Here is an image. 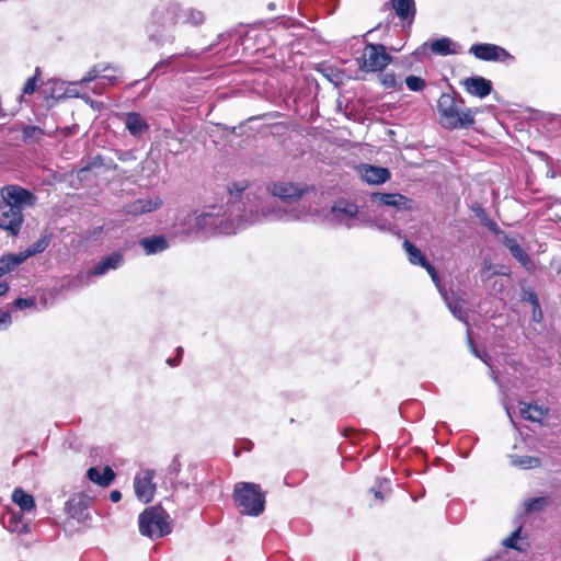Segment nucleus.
Here are the masks:
<instances>
[{
    "label": "nucleus",
    "mask_w": 561,
    "mask_h": 561,
    "mask_svg": "<svg viewBox=\"0 0 561 561\" xmlns=\"http://www.w3.org/2000/svg\"><path fill=\"white\" fill-rule=\"evenodd\" d=\"M267 192L286 204L282 208L276 202H268L259 209L249 208L244 216L238 221L226 218L220 214V209L213 207L210 210L201 214H187L183 226V231L191 233L195 230H214L218 233L230 234L238 230L261 221L274 220H306L309 216L318 215L317 209L307 207L306 202L298 204L297 207H289L304 197L305 188L294 183H272L267 186Z\"/></svg>",
    "instance_id": "f257e3e1"
},
{
    "label": "nucleus",
    "mask_w": 561,
    "mask_h": 561,
    "mask_svg": "<svg viewBox=\"0 0 561 561\" xmlns=\"http://www.w3.org/2000/svg\"><path fill=\"white\" fill-rule=\"evenodd\" d=\"M0 228L10 236L19 234L24 221L23 209L34 206L36 197L19 185H7L1 190Z\"/></svg>",
    "instance_id": "f03ea898"
},
{
    "label": "nucleus",
    "mask_w": 561,
    "mask_h": 561,
    "mask_svg": "<svg viewBox=\"0 0 561 561\" xmlns=\"http://www.w3.org/2000/svg\"><path fill=\"white\" fill-rule=\"evenodd\" d=\"M437 108L443 119V126L449 129L467 128L474 123L477 111L460 108L457 101L448 93L440 95Z\"/></svg>",
    "instance_id": "7ed1b4c3"
},
{
    "label": "nucleus",
    "mask_w": 561,
    "mask_h": 561,
    "mask_svg": "<svg viewBox=\"0 0 561 561\" xmlns=\"http://www.w3.org/2000/svg\"><path fill=\"white\" fill-rule=\"evenodd\" d=\"M233 497L241 512L259 516L265 507V497L256 483L239 482L234 485Z\"/></svg>",
    "instance_id": "20e7f679"
},
{
    "label": "nucleus",
    "mask_w": 561,
    "mask_h": 561,
    "mask_svg": "<svg viewBox=\"0 0 561 561\" xmlns=\"http://www.w3.org/2000/svg\"><path fill=\"white\" fill-rule=\"evenodd\" d=\"M328 220L333 224L352 228L360 224H370L371 220L360 213L357 204L341 198L336 201L327 215Z\"/></svg>",
    "instance_id": "39448f33"
},
{
    "label": "nucleus",
    "mask_w": 561,
    "mask_h": 561,
    "mask_svg": "<svg viewBox=\"0 0 561 561\" xmlns=\"http://www.w3.org/2000/svg\"><path fill=\"white\" fill-rule=\"evenodd\" d=\"M169 515L160 506L145 510L139 516V530L141 535L150 538H159L171 531Z\"/></svg>",
    "instance_id": "423d86ee"
},
{
    "label": "nucleus",
    "mask_w": 561,
    "mask_h": 561,
    "mask_svg": "<svg viewBox=\"0 0 561 561\" xmlns=\"http://www.w3.org/2000/svg\"><path fill=\"white\" fill-rule=\"evenodd\" d=\"M360 69L367 72L383 70L390 62L391 56L386 51L383 45L367 44L362 53Z\"/></svg>",
    "instance_id": "0eeeda50"
},
{
    "label": "nucleus",
    "mask_w": 561,
    "mask_h": 561,
    "mask_svg": "<svg viewBox=\"0 0 561 561\" xmlns=\"http://www.w3.org/2000/svg\"><path fill=\"white\" fill-rule=\"evenodd\" d=\"M153 476V471L149 469L141 470L135 476V494L142 503H149L153 499L156 492V484L152 482Z\"/></svg>",
    "instance_id": "6e6552de"
},
{
    "label": "nucleus",
    "mask_w": 561,
    "mask_h": 561,
    "mask_svg": "<svg viewBox=\"0 0 561 561\" xmlns=\"http://www.w3.org/2000/svg\"><path fill=\"white\" fill-rule=\"evenodd\" d=\"M124 262V256L114 252L105 257H103L92 270L87 273H80L78 275V280L81 283H89L92 276H102L106 274L111 270L118 268Z\"/></svg>",
    "instance_id": "1a4fd4ad"
},
{
    "label": "nucleus",
    "mask_w": 561,
    "mask_h": 561,
    "mask_svg": "<svg viewBox=\"0 0 561 561\" xmlns=\"http://www.w3.org/2000/svg\"><path fill=\"white\" fill-rule=\"evenodd\" d=\"M163 201L158 195H149L137 198L125 207V211L131 216H141L160 209Z\"/></svg>",
    "instance_id": "9d476101"
},
{
    "label": "nucleus",
    "mask_w": 561,
    "mask_h": 561,
    "mask_svg": "<svg viewBox=\"0 0 561 561\" xmlns=\"http://www.w3.org/2000/svg\"><path fill=\"white\" fill-rule=\"evenodd\" d=\"M357 172L363 181L373 185L382 184L390 179L388 169L371 164H360L357 167Z\"/></svg>",
    "instance_id": "9b49d317"
},
{
    "label": "nucleus",
    "mask_w": 561,
    "mask_h": 561,
    "mask_svg": "<svg viewBox=\"0 0 561 561\" xmlns=\"http://www.w3.org/2000/svg\"><path fill=\"white\" fill-rule=\"evenodd\" d=\"M470 53L481 60H503L508 57V53L493 44H476L470 47Z\"/></svg>",
    "instance_id": "f8f14e48"
},
{
    "label": "nucleus",
    "mask_w": 561,
    "mask_h": 561,
    "mask_svg": "<svg viewBox=\"0 0 561 561\" xmlns=\"http://www.w3.org/2000/svg\"><path fill=\"white\" fill-rule=\"evenodd\" d=\"M370 198L373 202L393 207L398 210L412 208V202L405 196L397 193H374Z\"/></svg>",
    "instance_id": "ddd939ff"
},
{
    "label": "nucleus",
    "mask_w": 561,
    "mask_h": 561,
    "mask_svg": "<svg viewBox=\"0 0 561 561\" xmlns=\"http://www.w3.org/2000/svg\"><path fill=\"white\" fill-rule=\"evenodd\" d=\"M465 90L479 99L488 96L492 91V83L483 77H470L462 81Z\"/></svg>",
    "instance_id": "4468645a"
},
{
    "label": "nucleus",
    "mask_w": 561,
    "mask_h": 561,
    "mask_svg": "<svg viewBox=\"0 0 561 561\" xmlns=\"http://www.w3.org/2000/svg\"><path fill=\"white\" fill-rule=\"evenodd\" d=\"M179 12L174 14V16L169 18V23H192L193 25H198L204 21L203 12L194 9H179L174 8Z\"/></svg>",
    "instance_id": "2eb2a0df"
},
{
    "label": "nucleus",
    "mask_w": 561,
    "mask_h": 561,
    "mask_svg": "<svg viewBox=\"0 0 561 561\" xmlns=\"http://www.w3.org/2000/svg\"><path fill=\"white\" fill-rule=\"evenodd\" d=\"M432 51L436 55L446 56L460 51V46L448 37H442L430 44Z\"/></svg>",
    "instance_id": "dca6fc26"
},
{
    "label": "nucleus",
    "mask_w": 561,
    "mask_h": 561,
    "mask_svg": "<svg viewBox=\"0 0 561 561\" xmlns=\"http://www.w3.org/2000/svg\"><path fill=\"white\" fill-rule=\"evenodd\" d=\"M125 125L128 131L135 137H140L149 128L145 118L138 113H128L126 115Z\"/></svg>",
    "instance_id": "f3484780"
},
{
    "label": "nucleus",
    "mask_w": 561,
    "mask_h": 561,
    "mask_svg": "<svg viewBox=\"0 0 561 561\" xmlns=\"http://www.w3.org/2000/svg\"><path fill=\"white\" fill-rule=\"evenodd\" d=\"M547 413L548 410L542 405L528 404L524 402L519 404V414L525 420H529L533 422H541L547 415Z\"/></svg>",
    "instance_id": "a211bd4d"
},
{
    "label": "nucleus",
    "mask_w": 561,
    "mask_h": 561,
    "mask_svg": "<svg viewBox=\"0 0 561 561\" xmlns=\"http://www.w3.org/2000/svg\"><path fill=\"white\" fill-rule=\"evenodd\" d=\"M88 478L100 486H108L115 478V472L111 467H105L101 472L98 468H90L87 472Z\"/></svg>",
    "instance_id": "6ab92c4d"
},
{
    "label": "nucleus",
    "mask_w": 561,
    "mask_h": 561,
    "mask_svg": "<svg viewBox=\"0 0 561 561\" xmlns=\"http://www.w3.org/2000/svg\"><path fill=\"white\" fill-rule=\"evenodd\" d=\"M140 244L145 249L146 254H154L168 249V241L163 236H156L151 238H144Z\"/></svg>",
    "instance_id": "aec40b11"
},
{
    "label": "nucleus",
    "mask_w": 561,
    "mask_h": 561,
    "mask_svg": "<svg viewBox=\"0 0 561 561\" xmlns=\"http://www.w3.org/2000/svg\"><path fill=\"white\" fill-rule=\"evenodd\" d=\"M440 295L444 297L445 301L447 302V306L450 310V312L460 321L468 324V316L467 312L463 309V301L459 298L456 299H449L447 294L444 289H439Z\"/></svg>",
    "instance_id": "412c9836"
},
{
    "label": "nucleus",
    "mask_w": 561,
    "mask_h": 561,
    "mask_svg": "<svg viewBox=\"0 0 561 561\" xmlns=\"http://www.w3.org/2000/svg\"><path fill=\"white\" fill-rule=\"evenodd\" d=\"M392 8L396 11V14L401 20L411 19L414 16V1L413 0H392Z\"/></svg>",
    "instance_id": "4be33fe9"
},
{
    "label": "nucleus",
    "mask_w": 561,
    "mask_h": 561,
    "mask_svg": "<svg viewBox=\"0 0 561 561\" xmlns=\"http://www.w3.org/2000/svg\"><path fill=\"white\" fill-rule=\"evenodd\" d=\"M12 501L22 510V511H32L35 506L34 499L31 494L25 493L22 489H15L12 493Z\"/></svg>",
    "instance_id": "5701e85b"
},
{
    "label": "nucleus",
    "mask_w": 561,
    "mask_h": 561,
    "mask_svg": "<svg viewBox=\"0 0 561 561\" xmlns=\"http://www.w3.org/2000/svg\"><path fill=\"white\" fill-rule=\"evenodd\" d=\"M23 263V257L18 253L5 254L0 259V277L13 271L16 266Z\"/></svg>",
    "instance_id": "b1692460"
},
{
    "label": "nucleus",
    "mask_w": 561,
    "mask_h": 561,
    "mask_svg": "<svg viewBox=\"0 0 561 561\" xmlns=\"http://www.w3.org/2000/svg\"><path fill=\"white\" fill-rule=\"evenodd\" d=\"M505 247L511 251L512 255L517 259L523 265H527L529 263V257L527 253L522 249V247L517 243L514 238L506 237L504 240Z\"/></svg>",
    "instance_id": "393cba45"
},
{
    "label": "nucleus",
    "mask_w": 561,
    "mask_h": 561,
    "mask_svg": "<svg viewBox=\"0 0 561 561\" xmlns=\"http://www.w3.org/2000/svg\"><path fill=\"white\" fill-rule=\"evenodd\" d=\"M49 244V240L47 237H42L36 242L31 244L25 251L19 252V256L23 257V262H25L28 257L42 253L46 250Z\"/></svg>",
    "instance_id": "a878e982"
},
{
    "label": "nucleus",
    "mask_w": 561,
    "mask_h": 561,
    "mask_svg": "<svg viewBox=\"0 0 561 561\" xmlns=\"http://www.w3.org/2000/svg\"><path fill=\"white\" fill-rule=\"evenodd\" d=\"M511 463L520 469H533L540 467L541 460L533 456H511Z\"/></svg>",
    "instance_id": "bb28decb"
},
{
    "label": "nucleus",
    "mask_w": 561,
    "mask_h": 561,
    "mask_svg": "<svg viewBox=\"0 0 561 561\" xmlns=\"http://www.w3.org/2000/svg\"><path fill=\"white\" fill-rule=\"evenodd\" d=\"M3 525L11 533H27V525L23 523L22 518L15 514H11L7 519H3Z\"/></svg>",
    "instance_id": "cd10ccee"
},
{
    "label": "nucleus",
    "mask_w": 561,
    "mask_h": 561,
    "mask_svg": "<svg viewBox=\"0 0 561 561\" xmlns=\"http://www.w3.org/2000/svg\"><path fill=\"white\" fill-rule=\"evenodd\" d=\"M403 248L407 251L409 261L411 264L414 265H425V257L423 256L422 252L410 241L405 240L403 242Z\"/></svg>",
    "instance_id": "c85d7f7f"
},
{
    "label": "nucleus",
    "mask_w": 561,
    "mask_h": 561,
    "mask_svg": "<svg viewBox=\"0 0 561 561\" xmlns=\"http://www.w3.org/2000/svg\"><path fill=\"white\" fill-rule=\"evenodd\" d=\"M549 504L548 497L539 496L525 501V510L528 513L540 512Z\"/></svg>",
    "instance_id": "c756f323"
},
{
    "label": "nucleus",
    "mask_w": 561,
    "mask_h": 561,
    "mask_svg": "<svg viewBox=\"0 0 561 561\" xmlns=\"http://www.w3.org/2000/svg\"><path fill=\"white\" fill-rule=\"evenodd\" d=\"M405 84L409 90L419 92L422 91L425 88V81L416 76H409L405 79Z\"/></svg>",
    "instance_id": "7c9ffc66"
},
{
    "label": "nucleus",
    "mask_w": 561,
    "mask_h": 561,
    "mask_svg": "<svg viewBox=\"0 0 561 561\" xmlns=\"http://www.w3.org/2000/svg\"><path fill=\"white\" fill-rule=\"evenodd\" d=\"M23 135L25 139L37 140L42 135V130L36 126H27L24 128Z\"/></svg>",
    "instance_id": "2f4dec72"
},
{
    "label": "nucleus",
    "mask_w": 561,
    "mask_h": 561,
    "mask_svg": "<svg viewBox=\"0 0 561 561\" xmlns=\"http://www.w3.org/2000/svg\"><path fill=\"white\" fill-rule=\"evenodd\" d=\"M247 188L244 181L234 182L229 186V193L231 197H239V195Z\"/></svg>",
    "instance_id": "473e14b6"
},
{
    "label": "nucleus",
    "mask_w": 561,
    "mask_h": 561,
    "mask_svg": "<svg viewBox=\"0 0 561 561\" xmlns=\"http://www.w3.org/2000/svg\"><path fill=\"white\" fill-rule=\"evenodd\" d=\"M422 267H424L427 273L430 274L432 280L435 283L436 287L439 289H443L439 285V279H438V275L434 268V266L432 264H430L427 261H425V265H421Z\"/></svg>",
    "instance_id": "72a5a7b5"
},
{
    "label": "nucleus",
    "mask_w": 561,
    "mask_h": 561,
    "mask_svg": "<svg viewBox=\"0 0 561 561\" xmlns=\"http://www.w3.org/2000/svg\"><path fill=\"white\" fill-rule=\"evenodd\" d=\"M36 73H38V68L36 69ZM36 81H37V75L30 78L24 84L23 93H25V94L33 93L36 89Z\"/></svg>",
    "instance_id": "f704fd0d"
},
{
    "label": "nucleus",
    "mask_w": 561,
    "mask_h": 561,
    "mask_svg": "<svg viewBox=\"0 0 561 561\" xmlns=\"http://www.w3.org/2000/svg\"><path fill=\"white\" fill-rule=\"evenodd\" d=\"M381 82L386 88H396L397 79L393 73H385L381 78Z\"/></svg>",
    "instance_id": "c9c22d12"
},
{
    "label": "nucleus",
    "mask_w": 561,
    "mask_h": 561,
    "mask_svg": "<svg viewBox=\"0 0 561 561\" xmlns=\"http://www.w3.org/2000/svg\"><path fill=\"white\" fill-rule=\"evenodd\" d=\"M100 72H101V71H100L96 67H94V68H93V69L88 73V76H87V77H84V78L82 79V81H83V82H89V81L94 80V79H96V78H102V79H108V80H110V77H107V76H101V75H100Z\"/></svg>",
    "instance_id": "e433bc0d"
},
{
    "label": "nucleus",
    "mask_w": 561,
    "mask_h": 561,
    "mask_svg": "<svg viewBox=\"0 0 561 561\" xmlns=\"http://www.w3.org/2000/svg\"><path fill=\"white\" fill-rule=\"evenodd\" d=\"M14 306L18 309L23 310V309H26V308H30V307L34 306V300L33 299L19 298V299L15 300Z\"/></svg>",
    "instance_id": "4c0bfd02"
},
{
    "label": "nucleus",
    "mask_w": 561,
    "mask_h": 561,
    "mask_svg": "<svg viewBox=\"0 0 561 561\" xmlns=\"http://www.w3.org/2000/svg\"><path fill=\"white\" fill-rule=\"evenodd\" d=\"M518 536H519V530H516L515 533L512 534L511 537L506 538L503 541L504 546L508 547V548H515L517 539H518Z\"/></svg>",
    "instance_id": "58836bf2"
},
{
    "label": "nucleus",
    "mask_w": 561,
    "mask_h": 561,
    "mask_svg": "<svg viewBox=\"0 0 561 561\" xmlns=\"http://www.w3.org/2000/svg\"><path fill=\"white\" fill-rule=\"evenodd\" d=\"M11 323V314L3 312L0 314V330L7 328Z\"/></svg>",
    "instance_id": "ea45409f"
},
{
    "label": "nucleus",
    "mask_w": 561,
    "mask_h": 561,
    "mask_svg": "<svg viewBox=\"0 0 561 561\" xmlns=\"http://www.w3.org/2000/svg\"><path fill=\"white\" fill-rule=\"evenodd\" d=\"M468 340H469V346H470V348H471V352H472L477 357L481 358L485 364H488L486 356H485V355H481V354L477 351V348H476V347L473 346V344H472V341H471V339H470V335H469V334H468Z\"/></svg>",
    "instance_id": "a19ab883"
},
{
    "label": "nucleus",
    "mask_w": 561,
    "mask_h": 561,
    "mask_svg": "<svg viewBox=\"0 0 561 561\" xmlns=\"http://www.w3.org/2000/svg\"><path fill=\"white\" fill-rule=\"evenodd\" d=\"M82 503V499H71L68 503H67V506H68V512L73 516L75 514L72 513V508L76 506V505H80Z\"/></svg>",
    "instance_id": "79ce46f5"
},
{
    "label": "nucleus",
    "mask_w": 561,
    "mask_h": 561,
    "mask_svg": "<svg viewBox=\"0 0 561 561\" xmlns=\"http://www.w3.org/2000/svg\"><path fill=\"white\" fill-rule=\"evenodd\" d=\"M110 497L113 502H118L122 499V494L119 491L114 490L111 492Z\"/></svg>",
    "instance_id": "37998d69"
},
{
    "label": "nucleus",
    "mask_w": 561,
    "mask_h": 561,
    "mask_svg": "<svg viewBox=\"0 0 561 561\" xmlns=\"http://www.w3.org/2000/svg\"><path fill=\"white\" fill-rule=\"evenodd\" d=\"M9 290V286L7 283H0V297L5 295Z\"/></svg>",
    "instance_id": "c03bdc74"
},
{
    "label": "nucleus",
    "mask_w": 561,
    "mask_h": 561,
    "mask_svg": "<svg viewBox=\"0 0 561 561\" xmlns=\"http://www.w3.org/2000/svg\"><path fill=\"white\" fill-rule=\"evenodd\" d=\"M374 494H375L376 499H379V500H382V499H383V497H382L381 492H380V491H378V490H375V491H374Z\"/></svg>",
    "instance_id": "a18cd8bd"
},
{
    "label": "nucleus",
    "mask_w": 561,
    "mask_h": 561,
    "mask_svg": "<svg viewBox=\"0 0 561 561\" xmlns=\"http://www.w3.org/2000/svg\"><path fill=\"white\" fill-rule=\"evenodd\" d=\"M168 364H169V365H171V366H174V365H176V364H178V362H173V360H171V359H168Z\"/></svg>",
    "instance_id": "49530a36"
},
{
    "label": "nucleus",
    "mask_w": 561,
    "mask_h": 561,
    "mask_svg": "<svg viewBox=\"0 0 561 561\" xmlns=\"http://www.w3.org/2000/svg\"><path fill=\"white\" fill-rule=\"evenodd\" d=\"M489 227L494 230L496 228V225L494 222H491Z\"/></svg>",
    "instance_id": "de8ad7c7"
},
{
    "label": "nucleus",
    "mask_w": 561,
    "mask_h": 561,
    "mask_svg": "<svg viewBox=\"0 0 561 561\" xmlns=\"http://www.w3.org/2000/svg\"><path fill=\"white\" fill-rule=\"evenodd\" d=\"M183 352V350L181 347L178 348V353L179 355H181V353Z\"/></svg>",
    "instance_id": "09e8293b"
}]
</instances>
